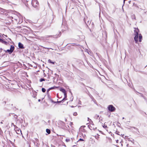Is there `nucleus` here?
<instances>
[{"mask_svg": "<svg viewBox=\"0 0 147 147\" xmlns=\"http://www.w3.org/2000/svg\"><path fill=\"white\" fill-rule=\"evenodd\" d=\"M51 89L50 88H49L47 90V92H48L50 90H51Z\"/></svg>", "mask_w": 147, "mask_h": 147, "instance_id": "nucleus-19", "label": "nucleus"}, {"mask_svg": "<svg viewBox=\"0 0 147 147\" xmlns=\"http://www.w3.org/2000/svg\"><path fill=\"white\" fill-rule=\"evenodd\" d=\"M60 90L64 93L65 97L67 96V94L66 93L65 90L64 89L61 88Z\"/></svg>", "mask_w": 147, "mask_h": 147, "instance_id": "nucleus-6", "label": "nucleus"}, {"mask_svg": "<svg viewBox=\"0 0 147 147\" xmlns=\"http://www.w3.org/2000/svg\"><path fill=\"white\" fill-rule=\"evenodd\" d=\"M45 79L44 78H41L40 80V82H42L43 81H45Z\"/></svg>", "mask_w": 147, "mask_h": 147, "instance_id": "nucleus-13", "label": "nucleus"}, {"mask_svg": "<svg viewBox=\"0 0 147 147\" xmlns=\"http://www.w3.org/2000/svg\"><path fill=\"white\" fill-rule=\"evenodd\" d=\"M0 42L5 45H7V42L3 40L2 39H0Z\"/></svg>", "mask_w": 147, "mask_h": 147, "instance_id": "nucleus-8", "label": "nucleus"}, {"mask_svg": "<svg viewBox=\"0 0 147 147\" xmlns=\"http://www.w3.org/2000/svg\"><path fill=\"white\" fill-rule=\"evenodd\" d=\"M14 129L17 134H20L21 133V134L22 135L21 130L20 128L18 127H17L16 126L15 127Z\"/></svg>", "mask_w": 147, "mask_h": 147, "instance_id": "nucleus-5", "label": "nucleus"}, {"mask_svg": "<svg viewBox=\"0 0 147 147\" xmlns=\"http://www.w3.org/2000/svg\"><path fill=\"white\" fill-rule=\"evenodd\" d=\"M46 132L48 134H50L51 133V131L50 130L48 129H46Z\"/></svg>", "mask_w": 147, "mask_h": 147, "instance_id": "nucleus-9", "label": "nucleus"}, {"mask_svg": "<svg viewBox=\"0 0 147 147\" xmlns=\"http://www.w3.org/2000/svg\"><path fill=\"white\" fill-rule=\"evenodd\" d=\"M103 127H104V128H105V129H106V128H107V125H106L105 124H104L103 126Z\"/></svg>", "mask_w": 147, "mask_h": 147, "instance_id": "nucleus-15", "label": "nucleus"}, {"mask_svg": "<svg viewBox=\"0 0 147 147\" xmlns=\"http://www.w3.org/2000/svg\"><path fill=\"white\" fill-rule=\"evenodd\" d=\"M118 141L119 140H117V142H118Z\"/></svg>", "mask_w": 147, "mask_h": 147, "instance_id": "nucleus-22", "label": "nucleus"}, {"mask_svg": "<svg viewBox=\"0 0 147 147\" xmlns=\"http://www.w3.org/2000/svg\"><path fill=\"white\" fill-rule=\"evenodd\" d=\"M79 141H84V140L82 139V138H80L79 140L77 142H78Z\"/></svg>", "mask_w": 147, "mask_h": 147, "instance_id": "nucleus-14", "label": "nucleus"}, {"mask_svg": "<svg viewBox=\"0 0 147 147\" xmlns=\"http://www.w3.org/2000/svg\"><path fill=\"white\" fill-rule=\"evenodd\" d=\"M134 29H135L134 30V32L135 35V36L134 38V39L135 40V42L136 43H137L138 41V35L139 41L141 42L142 41V36L141 34H139V35L138 34V33L139 32V29L138 28H134Z\"/></svg>", "mask_w": 147, "mask_h": 147, "instance_id": "nucleus-1", "label": "nucleus"}, {"mask_svg": "<svg viewBox=\"0 0 147 147\" xmlns=\"http://www.w3.org/2000/svg\"><path fill=\"white\" fill-rule=\"evenodd\" d=\"M76 145H73V146H75Z\"/></svg>", "mask_w": 147, "mask_h": 147, "instance_id": "nucleus-23", "label": "nucleus"}, {"mask_svg": "<svg viewBox=\"0 0 147 147\" xmlns=\"http://www.w3.org/2000/svg\"><path fill=\"white\" fill-rule=\"evenodd\" d=\"M15 49L14 46L13 45H11V48L10 49H7L5 51L6 52H8L9 54H11L14 51Z\"/></svg>", "mask_w": 147, "mask_h": 147, "instance_id": "nucleus-4", "label": "nucleus"}, {"mask_svg": "<svg viewBox=\"0 0 147 147\" xmlns=\"http://www.w3.org/2000/svg\"><path fill=\"white\" fill-rule=\"evenodd\" d=\"M40 99H39L38 100V102H40Z\"/></svg>", "mask_w": 147, "mask_h": 147, "instance_id": "nucleus-21", "label": "nucleus"}, {"mask_svg": "<svg viewBox=\"0 0 147 147\" xmlns=\"http://www.w3.org/2000/svg\"><path fill=\"white\" fill-rule=\"evenodd\" d=\"M109 111L111 112H114L115 111L116 109L112 105H110L108 107Z\"/></svg>", "mask_w": 147, "mask_h": 147, "instance_id": "nucleus-3", "label": "nucleus"}, {"mask_svg": "<svg viewBox=\"0 0 147 147\" xmlns=\"http://www.w3.org/2000/svg\"><path fill=\"white\" fill-rule=\"evenodd\" d=\"M77 115H78V114H77V113L76 112H74L73 113V115L75 116H77Z\"/></svg>", "mask_w": 147, "mask_h": 147, "instance_id": "nucleus-16", "label": "nucleus"}, {"mask_svg": "<svg viewBox=\"0 0 147 147\" xmlns=\"http://www.w3.org/2000/svg\"><path fill=\"white\" fill-rule=\"evenodd\" d=\"M18 47L20 48L21 49H23L24 48L23 45L21 42L19 43Z\"/></svg>", "mask_w": 147, "mask_h": 147, "instance_id": "nucleus-7", "label": "nucleus"}, {"mask_svg": "<svg viewBox=\"0 0 147 147\" xmlns=\"http://www.w3.org/2000/svg\"><path fill=\"white\" fill-rule=\"evenodd\" d=\"M97 134V135L95 136V137L97 139H98L99 138V135L98 134Z\"/></svg>", "mask_w": 147, "mask_h": 147, "instance_id": "nucleus-11", "label": "nucleus"}, {"mask_svg": "<svg viewBox=\"0 0 147 147\" xmlns=\"http://www.w3.org/2000/svg\"><path fill=\"white\" fill-rule=\"evenodd\" d=\"M48 61L49 63H51L53 64H54V62H53L51 61V60L50 59L48 60Z\"/></svg>", "mask_w": 147, "mask_h": 147, "instance_id": "nucleus-10", "label": "nucleus"}, {"mask_svg": "<svg viewBox=\"0 0 147 147\" xmlns=\"http://www.w3.org/2000/svg\"><path fill=\"white\" fill-rule=\"evenodd\" d=\"M70 141V140L69 139H66V141L67 142H69Z\"/></svg>", "mask_w": 147, "mask_h": 147, "instance_id": "nucleus-17", "label": "nucleus"}, {"mask_svg": "<svg viewBox=\"0 0 147 147\" xmlns=\"http://www.w3.org/2000/svg\"><path fill=\"white\" fill-rule=\"evenodd\" d=\"M58 88V87H57L55 86H53V88H54V89L55 88Z\"/></svg>", "mask_w": 147, "mask_h": 147, "instance_id": "nucleus-18", "label": "nucleus"}, {"mask_svg": "<svg viewBox=\"0 0 147 147\" xmlns=\"http://www.w3.org/2000/svg\"><path fill=\"white\" fill-rule=\"evenodd\" d=\"M42 91L43 92H45L46 91L45 89L44 88H42Z\"/></svg>", "mask_w": 147, "mask_h": 147, "instance_id": "nucleus-12", "label": "nucleus"}, {"mask_svg": "<svg viewBox=\"0 0 147 147\" xmlns=\"http://www.w3.org/2000/svg\"><path fill=\"white\" fill-rule=\"evenodd\" d=\"M32 4L35 8H37L39 5V3L37 0H32Z\"/></svg>", "mask_w": 147, "mask_h": 147, "instance_id": "nucleus-2", "label": "nucleus"}, {"mask_svg": "<svg viewBox=\"0 0 147 147\" xmlns=\"http://www.w3.org/2000/svg\"><path fill=\"white\" fill-rule=\"evenodd\" d=\"M50 88L51 90L54 89V88H53V87H51Z\"/></svg>", "mask_w": 147, "mask_h": 147, "instance_id": "nucleus-20", "label": "nucleus"}]
</instances>
